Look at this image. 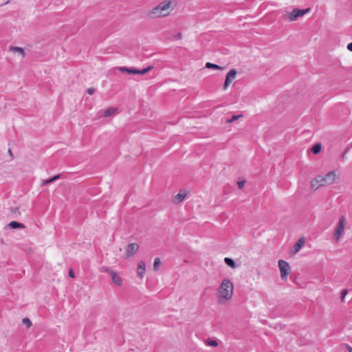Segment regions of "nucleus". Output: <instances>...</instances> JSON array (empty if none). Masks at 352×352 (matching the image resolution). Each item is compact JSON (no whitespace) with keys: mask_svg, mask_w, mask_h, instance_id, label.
I'll list each match as a JSON object with an SVG mask.
<instances>
[{"mask_svg":"<svg viewBox=\"0 0 352 352\" xmlns=\"http://www.w3.org/2000/svg\"><path fill=\"white\" fill-rule=\"evenodd\" d=\"M234 286L231 280L224 278L218 289L219 302L222 303L223 300H229L233 294Z\"/></svg>","mask_w":352,"mask_h":352,"instance_id":"nucleus-1","label":"nucleus"},{"mask_svg":"<svg viewBox=\"0 0 352 352\" xmlns=\"http://www.w3.org/2000/svg\"><path fill=\"white\" fill-rule=\"evenodd\" d=\"M170 4L171 2L170 1L161 2L148 12V17L154 19L167 16L170 13Z\"/></svg>","mask_w":352,"mask_h":352,"instance_id":"nucleus-2","label":"nucleus"},{"mask_svg":"<svg viewBox=\"0 0 352 352\" xmlns=\"http://www.w3.org/2000/svg\"><path fill=\"white\" fill-rule=\"evenodd\" d=\"M336 177V175L335 171L329 172L324 176L318 175L317 179H319V183L322 184V186L330 185L335 182Z\"/></svg>","mask_w":352,"mask_h":352,"instance_id":"nucleus-3","label":"nucleus"},{"mask_svg":"<svg viewBox=\"0 0 352 352\" xmlns=\"http://www.w3.org/2000/svg\"><path fill=\"white\" fill-rule=\"evenodd\" d=\"M278 267L280 272L281 279L283 280H286L287 278V276L291 272V267L289 263L287 261L280 259L278 261Z\"/></svg>","mask_w":352,"mask_h":352,"instance_id":"nucleus-4","label":"nucleus"},{"mask_svg":"<svg viewBox=\"0 0 352 352\" xmlns=\"http://www.w3.org/2000/svg\"><path fill=\"white\" fill-rule=\"evenodd\" d=\"M152 69H153V66H151V65L148 66L147 67L144 68L142 69H137L135 67H130V68L125 67H119V70L122 72H126L129 74H141V75L146 74L147 72L151 71Z\"/></svg>","mask_w":352,"mask_h":352,"instance_id":"nucleus-5","label":"nucleus"},{"mask_svg":"<svg viewBox=\"0 0 352 352\" xmlns=\"http://www.w3.org/2000/svg\"><path fill=\"white\" fill-rule=\"evenodd\" d=\"M310 10V8L307 9H299V8H294L292 12L287 13L285 16L289 19V21H295L298 17L303 16L306 13L309 12Z\"/></svg>","mask_w":352,"mask_h":352,"instance_id":"nucleus-6","label":"nucleus"},{"mask_svg":"<svg viewBox=\"0 0 352 352\" xmlns=\"http://www.w3.org/2000/svg\"><path fill=\"white\" fill-rule=\"evenodd\" d=\"M344 224L345 217L344 216H341L334 232V236L336 241H338L342 236L344 230Z\"/></svg>","mask_w":352,"mask_h":352,"instance_id":"nucleus-7","label":"nucleus"},{"mask_svg":"<svg viewBox=\"0 0 352 352\" xmlns=\"http://www.w3.org/2000/svg\"><path fill=\"white\" fill-rule=\"evenodd\" d=\"M236 74L237 71L235 69H232L227 73L223 87V90L227 89L230 84L232 82V80L235 78Z\"/></svg>","mask_w":352,"mask_h":352,"instance_id":"nucleus-8","label":"nucleus"},{"mask_svg":"<svg viewBox=\"0 0 352 352\" xmlns=\"http://www.w3.org/2000/svg\"><path fill=\"white\" fill-rule=\"evenodd\" d=\"M139 245L136 243H129L126 249L125 255L126 258L132 257L135 253L138 250Z\"/></svg>","mask_w":352,"mask_h":352,"instance_id":"nucleus-9","label":"nucleus"},{"mask_svg":"<svg viewBox=\"0 0 352 352\" xmlns=\"http://www.w3.org/2000/svg\"><path fill=\"white\" fill-rule=\"evenodd\" d=\"M105 271L110 274L112 280L116 285L119 286L122 285V278L115 272L111 270L110 268H107Z\"/></svg>","mask_w":352,"mask_h":352,"instance_id":"nucleus-10","label":"nucleus"},{"mask_svg":"<svg viewBox=\"0 0 352 352\" xmlns=\"http://www.w3.org/2000/svg\"><path fill=\"white\" fill-rule=\"evenodd\" d=\"M305 243V239L303 237H300L294 245L292 250L291 254H296L302 247V245Z\"/></svg>","mask_w":352,"mask_h":352,"instance_id":"nucleus-11","label":"nucleus"},{"mask_svg":"<svg viewBox=\"0 0 352 352\" xmlns=\"http://www.w3.org/2000/svg\"><path fill=\"white\" fill-rule=\"evenodd\" d=\"M146 272V263L144 261H141L138 263V276L142 278Z\"/></svg>","mask_w":352,"mask_h":352,"instance_id":"nucleus-12","label":"nucleus"},{"mask_svg":"<svg viewBox=\"0 0 352 352\" xmlns=\"http://www.w3.org/2000/svg\"><path fill=\"white\" fill-rule=\"evenodd\" d=\"M188 192V191L186 192V190H184V192H182V190H180L173 199L174 204H179L182 202L186 197Z\"/></svg>","mask_w":352,"mask_h":352,"instance_id":"nucleus-13","label":"nucleus"},{"mask_svg":"<svg viewBox=\"0 0 352 352\" xmlns=\"http://www.w3.org/2000/svg\"><path fill=\"white\" fill-rule=\"evenodd\" d=\"M8 227L11 229H21L25 228V226L23 223L18 221H12L8 224Z\"/></svg>","mask_w":352,"mask_h":352,"instance_id":"nucleus-14","label":"nucleus"},{"mask_svg":"<svg viewBox=\"0 0 352 352\" xmlns=\"http://www.w3.org/2000/svg\"><path fill=\"white\" fill-rule=\"evenodd\" d=\"M60 177V174L54 175V176L52 177L51 178H49L48 179L43 180V183H42V185L43 186L48 185V184L55 182L56 180H57Z\"/></svg>","mask_w":352,"mask_h":352,"instance_id":"nucleus-15","label":"nucleus"},{"mask_svg":"<svg viewBox=\"0 0 352 352\" xmlns=\"http://www.w3.org/2000/svg\"><path fill=\"white\" fill-rule=\"evenodd\" d=\"M224 262L228 266L230 267L232 269L236 268L237 266L236 262L231 258L226 257L224 258Z\"/></svg>","mask_w":352,"mask_h":352,"instance_id":"nucleus-16","label":"nucleus"},{"mask_svg":"<svg viewBox=\"0 0 352 352\" xmlns=\"http://www.w3.org/2000/svg\"><path fill=\"white\" fill-rule=\"evenodd\" d=\"M205 67L208 68V69H217V70H223L224 69L223 67H222L217 64L209 63V62L206 63Z\"/></svg>","mask_w":352,"mask_h":352,"instance_id":"nucleus-17","label":"nucleus"},{"mask_svg":"<svg viewBox=\"0 0 352 352\" xmlns=\"http://www.w3.org/2000/svg\"><path fill=\"white\" fill-rule=\"evenodd\" d=\"M10 50L11 52L20 53L21 55L22 56V57H25V53L24 52V50L23 48L20 47L10 46Z\"/></svg>","mask_w":352,"mask_h":352,"instance_id":"nucleus-18","label":"nucleus"},{"mask_svg":"<svg viewBox=\"0 0 352 352\" xmlns=\"http://www.w3.org/2000/svg\"><path fill=\"white\" fill-rule=\"evenodd\" d=\"M322 145L320 143L315 144L311 148V151L314 154H318L321 151Z\"/></svg>","mask_w":352,"mask_h":352,"instance_id":"nucleus-19","label":"nucleus"},{"mask_svg":"<svg viewBox=\"0 0 352 352\" xmlns=\"http://www.w3.org/2000/svg\"><path fill=\"white\" fill-rule=\"evenodd\" d=\"M311 186L314 190H317L320 186H322L320 183H319V179H317V177L314 178L311 182Z\"/></svg>","mask_w":352,"mask_h":352,"instance_id":"nucleus-20","label":"nucleus"},{"mask_svg":"<svg viewBox=\"0 0 352 352\" xmlns=\"http://www.w3.org/2000/svg\"><path fill=\"white\" fill-rule=\"evenodd\" d=\"M116 111V109L114 108H109L106 109L103 113V116L107 118L111 115H113Z\"/></svg>","mask_w":352,"mask_h":352,"instance_id":"nucleus-21","label":"nucleus"},{"mask_svg":"<svg viewBox=\"0 0 352 352\" xmlns=\"http://www.w3.org/2000/svg\"><path fill=\"white\" fill-rule=\"evenodd\" d=\"M160 264H161L160 258L159 257L155 258L154 260V263H153L154 271H157L158 270Z\"/></svg>","mask_w":352,"mask_h":352,"instance_id":"nucleus-22","label":"nucleus"},{"mask_svg":"<svg viewBox=\"0 0 352 352\" xmlns=\"http://www.w3.org/2000/svg\"><path fill=\"white\" fill-rule=\"evenodd\" d=\"M242 116H243L242 114H240V115H233L230 119H228L226 120V122L227 123H231V122L238 120L239 118H241Z\"/></svg>","mask_w":352,"mask_h":352,"instance_id":"nucleus-23","label":"nucleus"},{"mask_svg":"<svg viewBox=\"0 0 352 352\" xmlns=\"http://www.w3.org/2000/svg\"><path fill=\"white\" fill-rule=\"evenodd\" d=\"M206 344L208 345V346H218V342L217 340H210L208 339L206 342Z\"/></svg>","mask_w":352,"mask_h":352,"instance_id":"nucleus-24","label":"nucleus"},{"mask_svg":"<svg viewBox=\"0 0 352 352\" xmlns=\"http://www.w3.org/2000/svg\"><path fill=\"white\" fill-rule=\"evenodd\" d=\"M23 323L26 325L27 328H30L32 326V322L28 318L23 319Z\"/></svg>","mask_w":352,"mask_h":352,"instance_id":"nucleus-25","label":"nucleus"},{"mask_svg":"<svg viewBox=\"0 0 352 352\" xmlns=\"http://www.w3.org/2000/svg\"><path fill=\"white\" fill-rule=\"evenodd\" d=\"M347 292H348V290L346 289H343L342 291V292H341V300H342V301H344V299L346 295L347 294Z\"/></svg>","mask_w":352,"mask_h":352,"instance_id":"nucleus-26","label":"nucleus"},{"mask_svg":"<svg viewBox=\"0 0 352 352\" xmlns=\"http://www.w3.org/2000/svg\"><path fill=\"white\" fill-rule=\"evenodd\" d=\"M245 182H245V180H243V181H239V182H237V185H238L239 188H240V189L243 188V186H244V185H245Z\"/></svg>","mask_w":352,"mask_h":352,"instance_id":"nucleus-27","label":"nucleus"},{"mask_svg":"<svg viewBox=\"0 0 352 352\" xmlns=\"http://www.w3.org/2000/svg\"><path fill=\"white\" fill-rule=\"evenodd\" d=\"M87 92L88 94L92 95L96 92V89L94 87H90L87 89Z\"/></svg>","mask_w":352,"mask_h":352,"instance_id":"nucleus-28","label":"nucleus"},{"mask_svg":"<svg viewBox=\"0 0 352 352\" xmlns=\"http://www.w3.org/2000/svg\"><path fill=\"white\" fill-rule=\"evenodd\" d=\"M68 276L70 277V278H74L75 277V274H74V272L73 271L72 269H70L69 270V273H68Z\"/></svg>","mask_w":352,"mask_h":352,"instance_id":"nucleus-29","label":"nucleus"},{"mask_svg":"<svg viewBox=\"0 0 352 352\" xmlns=\"http://www.w3.org/2000/svg\"><path fill=\"white\" fill-rule=\"evenodd\" d=\"M345 346L349 352H352V347L350 345H349L348 344H346Z\"/></svg>","mask_w":352,"mask_h":352,"instance_id":"nucleus-30","label":"nucleus"},{"mask_svg":"<svg viewBox=\"0 0 352 352\" xmlns=\"http://www.w3.org/2000/svg\"><path fill=\"white\" fill-rule=\"evenodd\" d=\"M347 50H349L350 52H352V42L349 43L347 45Z\"/></svg>","mask_w":352,"mask_h":352,"instance_id":"nucleus-31","label":"nucleus"},{"mask_svg":"<svg viewBox=\"0 0 352 352\" xmlns=\"http://www.w3.org/2000/svg\"><path fill=\"white\" fill-rule=\"evenodd\" d=\"M8 153H9V155L11 157V159H13L14 157H13V154H12L11 149L8 150Z\"/></svg>","mask_w":352,"mask_h":352,"instance_id":"nucleus-32","label":"nucleus"},{"mask_svg":"<svg viewBox=\"0 0 352 352\" xmlns=\"http://www.w3.org/2000/svg\"><path fill=\"white\" fill-rule=\"evenodd\" d=\"M348 151H349V148H346V149L344 151V153H343V154H342V159H343V158H344L345 155H346V153L348 152Z\"/></svg>","mask_w":352,"mask_h":352,"instance_id":"nucleus-33","label":"nucleus"},{"mask_svg":"<svg viewBox=\"0 0 352 352\" xmlns=\"http://www.w3.org/2000/svg\"><path fill=\"white\" fill-rule=\"evenodd\" d=\"M182 33H180V32H179V33H178V34H177V37L178 38H182Z\"/></svg>","mask_w":352,"mask_h":352,"instance_id":"nucleus-34","label":"nucleus"}]
</instances>
